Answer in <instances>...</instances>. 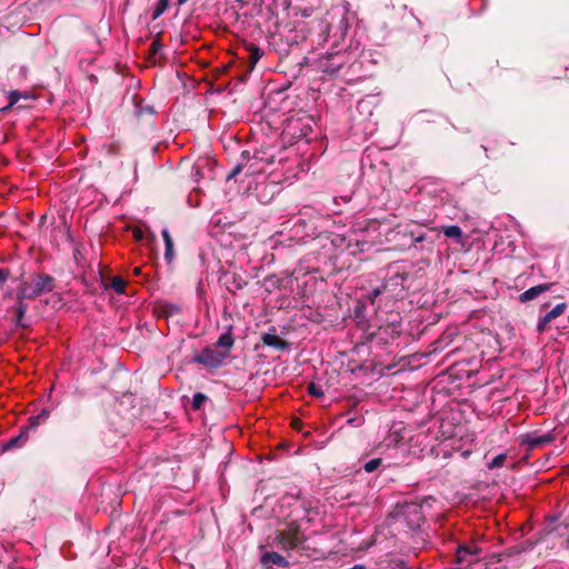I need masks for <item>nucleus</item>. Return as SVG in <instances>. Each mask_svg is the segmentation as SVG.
Instances as JSON below:
<instances>
[{"label": "nucleus", "instance_id": "1", "mask_svg": "<svg viewBox=\"0 0 569 569\" xmlns=\"http://www.w3.org/2000/svg\"><path fill=\"white\" fill-rule=\"evenodd\" d=\"M432 502H435V498L429 496L420 501H405L397 506V517L407 525L412 536L419 537L420 541H425L422 528L426 525V518L422 508L423 506L431 507Z\"/></svg>", "mask_w": 569, "mask_h": 569}, {"label": "nucleus", "instance_id": "2", "mask_svg": "<svg viewBox=\"0 0 569 569\" xmlns=\"http://www.w3.org/2000/svg\"><path fill=\"white\" fill-rule=\"evenodd\" d=\"M56 288V279L48 273H31L22 280L17 289V298L34 300L41 295L52 292Z\"/></svg>", "mask_w": 569, "mask_h": 569}, {"label": "nucleus", "instance_id": "3", "mask_svg": "<svg viewBox=\"0 0 569 569\" xmlns=\"http://www.w3.org/2000/svg\"><path fill=\"white\" fill-rule=\"evenodd\" d=\"M273 541L281 550L289 552L301 547L306 537L300 525L291 521L286 528L276 531Z\"/></svg>", "mask_w": 569, "mask_h": 569}, {"label": "nucleus", "instance_id": "4", "mask_svg": "<svg viewBox=\"0 0 569 569\" xmlns=\"http://www.w3.org/2000/svg\"><path fill=\"white\" fill-rule=\"evenodd\" d=\"M227 358L228 351H220L216 347L207 346L200 353L193 357L192 361L208 368L217 369L222 366Z\"/></svg>", "mask_w": 569, "mask_h": 569}, {"label": "nucleus", "instance_id": "5", "mask_svg": "<svg viewBox=\"0 0 569 569\" xmlns=\"http://www.w3.org/2000/svg\"><path fill=\"white\" fill-rule=\"evenodd\" d=\"M410 277V273L402 270L397 271L392 276H390L383 284L386 286L388 291H391L395 296H399V293L409 287L406 284Z\"/></svg>", "mask_w": 569, "mask_h": 569}, {"label": "nucleus", "instance_id": "6", "mask_svg": "<svg viewBox=\"0 0 569 569\" xmlns=\"http://www.w3.org/2000/svg\"><path fill=\"white\" fill-rule=\"evenodd\" d=\"M567 308L568 306L566 302L558 303L556 307H553L550 311H548L543 317L539 319L537 323V331L539 333L545 332L548 329L549 322L563 315Z\"/></svg>", "mask_w": 569, "mask_h": 569}, {"label": "nucleus", "instance_id": "7", "mask_svg": "<svg viewBox=\"0 0 569 569\" xmlns=\"http://www.w3.org/2000/svg\"><path fill=\"white\" fill-rule=\"evenodd\" d=\"M260 563L264 569H270L273 566L280 568H287L289 566V561L276 551H268L261 555Z\"/></svg>", "mask_w": 569, "mask_h": 569}, {"label": "nucleus", "instance_id": "8", "mask_svg": "<svg viewBox=\"0 0 569 569\" xmlns=\"http://www.w3.org/2000/svg\"><path fill=\"white\" fill-rule=\"evenodd\" d=\"M555 440L552 433L548 432L541 436L538 435H525L521 438V443L526 445L529 449H536L543 447Z\"/></svg>", "mask_w": 569, "mask_h": 569}, {"label": "nucleus", "instance_id": "9", "mask_svg": "<svg viewBox=\"0 0 569 569\" xmlns=\"http://www.w3.org/2000/svg\"><path fill=\"white\" fill-rule=\"evenodd\" d=\"M261 341L264 346L274 348L276 350L283 351L289 348L290 343L287 340L276 335V328H271V332H266L261 336Z\"/></svg>", "mask_w": 569, "mask_h": 569}, {"label": "nucleus", "instance_id": "10", "mask_svg": "<svg viewBox=\"0 0 569 569\" xmlns=\"http://www.w3.org/2000/svg\"><path fill=\"white\" fill-rule=\"evenodd\" d=\"M26 299L17 298L16 305L10 309L14 315V322L17 327L27 328L28 325L24 322V317L28 311V305L24 302Z\"/></svg>", "mask_w": 569, "mask_h": 569}, {"label": "nucleus", "instance_id": "11", "mask_svg": "<svg viewBox=\"0 0 569 569\" xmlns=\"http://www.w3.org/2000/svg\"><path fill=\"white\" fill-rule=\"evenodd\" d=\"M551 283H541L529 288L519 296V301L526 303L539 297L541 293L548 291L551 288Z\"/></svg>", "mask_w": 569, "mask_h": 569}, {"label": "nucleus", "instance_id": "12", "mask_svg": "<svg viewBox=\"0 0 569 569\" xmlns=\"http://www.w3.org/2000/svg\"><path fill=\"white\" fill-rule=\"evenodd\" d=\"M28 439H29L28 428H22L18 436L10 438L8 441H6L2 445V449L4 451H8L13 448H21L27 443Z\"/></svg>", "mask_w": 569, "mask_h": 569}, {"label": "nucleus", "instance_id": "13", "mask_svg": "<svg viewBox=\"0 0 569 569\" xmlns=\"http://www.w3.org/2000/svg\"><path fill=\"white\" fill-rule=\"evenodd\" d=\"M233 345H234V338L232 336L231 328H229L224 333L220 335L214 347L223 348L224 349L223 351L229 352L231 350V348L233 347Z\"/></svg>", "mask_w": 569, "mask_h": 569}, {"label": "nucleus", "instance_id": "14", "mask_svg": "<svg viewBox=\"0 0 569 569\" xmlns=\"http://www.w3.org/2000/svg\"><path fill=\"white\" fill-rule=\"evenodd\" d=\"M104 289H112L116 293L122 295L126 289V281L120 276H114L108 283H104Z\"/></svg>", "mask_w": 569, "mask_h": 569}, {"label": "nucleus", "instance_id": "15", "mask_svg": "<svg viewBox=\"0 0 569 569\" xmlns=\"http://www.w3.org/2000/svg\"><path fill=\"white\" fill-rule=\"evenodd\" d=\"M161 234H162L164 246H166L164 258L168 262H170L174 256L173 240H172L168 229H163Z\"/></svg>", "mask_w": 569, "mask_h": 569}, {"label": "nucleus", "instance_id": "16", "mask_svg": "<svg viewBox=\"0 0 569 569\" xmlns=\"http://www.w3.org/2000/svg\"><path fill=\"white\" fill-rule=\"evenodd\" d=\"M442 233L447 238H453L457 240V242H460L462 240V229L459 226H443L441 227Z\"/></svg>", "mask_w": 569, "mask_h": 569}, {"label": "nucleus", "instance_id": "17", "mask_svg": "<svg viewBox=\"0 0 569 569\" xmlns=\"http://www.w3.org/2000/svg\"><path fill=\"white\" fill-rule=\"evenodd\" d=\"M247 49L249 51L250 68L252 70L254 68L256 63L263 56V50L253 43H249L247 46Z\"/></svg>", "mask_w": 569, "mask_h": 569}, {"label": "nucleus", "instance_id": "18", "mask_svg": "<svg viewBox=\"0 0 569 569\" xmlns=\"http://www.w3.org/2000/svg\"><path fill=\"white\" fill-rule=\"evenodd\" d=\"M307 391L310 396L316 398H322L325 396L322 387L316 382L308 383Z\"/></svg>", "mask_w": 569, "mask_h": 569}, {"label": "nucleus", "instance_id": "19", "mask_svg": "<svg viewBox=\"0 0 569 569\" xmlns=\"http://www.w3.org/2000/svg\"><path fill=\"white\" fill-rule=\"evenodd\" d=\"M170 0H159L153 12L152 20H157L168 8Z\"/></svg>", "mask_w": 569, "mask_h": 569}, {"label": "nucleus", "instance_id": "20", "mask_svg": "<svg viewBox=\"0 0 569 569\" xmlns=\"http://www.w3.org/2000/svg\"><path fill=\"white\" fill-rule=\"evenodd\" d=\"M208 400V397L202 392H197L192 397L191 407L193 410H200L203 402Z\"/></svg>", "mask_w": 569, "mask_h": 569}, {"label": "nucleus", "instance_id": "21", "mask_svg": "<svg viewBox=\"0 0 569 569\" xmlns=\"http://www.w3.org/2000/svg\"><path fill=\"white\" fill-rule=\"evenodd\" d=\"M527 550V547L523 546H512L510 548H507L505 551H502L503 559L510 558L513 556H518Z\"/></svg>", "mask_w": 569, "mask_h": 569}, {"label": "nucleus", "instance_id": "22", "mask_svg": "<svg viewBox=\"0 0 569 569\" xmlns=\"http://www.w3.org/2000/svg\"><path fill=\"white\" fill-rule=\"evenodd\" d=\"M381 463H382L381 458H375V459L367 461L363 465V469L366 472L370 473V472H373L375 470H377L381 466Z\"/></svg>", "mask_w": 569, "mask_h": 569}, {"label": "nucleus", "instance_id": "23", "mask_svg": "<svg viewBox=\"0 0 569 569\" xmlns=\"http://www.w3.org/2000/svg\"><path fill=\"white\" fill-rule=\"evenodd\" d=\"M507 459V455L505 453H500L498 456H496L489 463H488V468L489 469H496V468H501L505 463Z\"/></svg>", "mask_w": 569, "mask_h": 569}, {"label": "nucleus", "instance_id": "24", "mask_svg": "<svg viewBox=\"0 0 569 569\" xmlns=\"http://www.w3.org/2000/svg\"><path fill=\"white\" fill-rule=\"evenodd\" d=\"M22 97V93L18 90H13V91H10L9 92V104L7 107H4L2 110H9L10 108H12L18 101L19 99Z\"/></svg>", "mask_w": 569, "mask_h": 569}, {"label": "nucleus", "instance_id": "25", "mask_svg": "<svg viewBox=\"0 0 569 569\" xmlns=\"http://www.w3.org/2000/svg\"><path fill=\"white\" fill-rule=\"evenodd\" d=\"M388 291L386 286L382 283L381 286L375 288L371 290V292L368 295L369 301L373 305L375 300L382 295L383 292Z\"/></svg>", "mask_w": 569, "mask_h": 569}, {"label": "nucleus", "instance_id": "26", "mask_svg": "<svg viewBox=\"0 0 569 569\" xmlns=\"http://www.w3.org/2000/svg\"><path fill=\"white\" fill-rule=\"evenodd\" d=\"M163 311L167 317H172L181 312V308L177 305H166Z\"/></svg>", "mask_w": 569, "mask_h": 569}, {"label": "nucleus", "instance_id": "27", "mask_svg": "<svg viewBox=\"0 0 569 569\" xmlns=\"http://www.w3.org/2000/svg\"><path fill=\"white\" fill-rule=\"evenodd\" d=\"M162 49V43L160 42V40L156 39L153 40L151 43H150V47H149V53L150 56H157L158 52Z\"/></svg>", "mask_w": 569, "mask_h": 569}, {"label": "nucleus", "instance_id": "28", "mask_svg": "<svg viewBox=\"0 0 569 569\" xmlns=\"http://www.w3.org/2000/svg\"><path fill=\"white\" fill-rule=\"evenodd\" d=\"M11 276L9 268H0V288H2Z\"/></svg>", "mask_w": 569, "mask_h": 569}, {"label": "nucleus", "instance_id": "29", "mask_svg": "<svg viewBox=\"0 0 569 569\" xmlns=\"http://www.w3.org/2000/svg\"><path fill=\"white\" fill-rule=\"evenodd\" d=\"M391 569H407V563L403 559L397 558L390 561Z\"/></svg>", "mask_w": 569, "mask_h": 569}, {"label": "nucleus", "instance_id": "30", "mask_svg": "<svg viewBox=\"0 0 569 569\" xmlns=\"http://www.w3.org/2000/svg\"><path fill=\"white\" fill-rule=\"evenodd\" d=\"M107 152L110 156H117L120 152V143L114 141L107 146Z\"/></svg>", "mask_w": 569, "mask_h": 569}, {"label": "nucleus", "instance_id": "31", "mask_svg": "<svg viewBox=\"0 0 569 569\" xmlns=\"http://www.w3.org/2000/svg\"><path fill=\"white\" fill-rule=\"evenodd\" d=\"M243 164L242 162H238L233 169L228 173L227 180H231L236 178L242 171Z\"/></svg>", "mask_w": 569, "mask_h": 569}, {"label": "nucleus", "instance_id": "32", "mask_svg": "<svg viewBox=\"0 0 569 569\" xmlns=\"http://www.w3.org/2000/svg\"><path fill=\"white\" fill-rule=\"evenodd\" d=\"M40 423H41V421L39 420V417L31 416L29 418V425L26 428H28V431H29L31 429H36Z\"/></svg>", "mask_w": 569, "mask_h": 569}, {"label": "nucleus", "instance_id": "33", "mask_svg": "<svg viewBox=\"0 0 569 569\" xmlns=\"http://www.w3.org/2000/svg\"><path fill=\"white\" fill-rule=\"evenodd\" d=\"M232 284L237 290H240L247 284V282L241 277H233Z\"/></svg>", "mask_w": 569, "mask_h": 569}, {"label": "nucleus", "instance_id": "34", "mask_svg": "<svg viewBox=\"0 0 569 569\" xmlns=\"http://www.w3.org/2000/svg\"><path fill=\"white\" fill-rule=\"evenodd\" d=\"M50 416V411L48 409H42L38 415L37 417H39V420L41 422L46 421Z\"/></svg>", "mask_w": 569, "mask_h": 569}, {"label": "nucleus", "instance_id": "35", "mask_svg": "<svg viewBox=\"0 0 569 569\" xmlns=\"http://www.w3.org/2000/svg\"><path fill=\"white\" fill-rule=\"evenodd\" d=\"M503 560V555L502 552H498V553H493L491 555L490 557V563H495V562H500Z\"/></svg>", "mask_w": 569, "mask_h": 569}, {"label": "nucleus", "instance_id": "36", "mask_svg": "<svg viewBox=\"0 0 569 569\" xmlns=\"http://www.w3.org/2000/svg\"><path fill=\"white\" fill-rule=\"evenodd\" d=\"M132 233L137 241H141L143 239V231L140 228H134Z\"/></svg>", "mask_w": 569, "mask_h": 569}, {"label": "nucleus", "instance_id": "37", "mask_svg": "<svg viewBox=\"0 0 569 569\" xmlns=\"http://www.w3.org/2000/svg\"><path fill=\"white\" fill-rule=\"evenodd\" d=\"M302 421L299 419V418H295L291 420V427L295 429V430H300L301 427H302Z\"/></svg>", "mask_w": 569, "mask_h": 569}, {"label": "nucleus", "instance_id": "38", "mask_svg": "<svg viewBox=\"0 0 569 569\" xmlns=\"http://www.w3.org/2000/svg\"><path fill=\"white\" fill-rule=\"evenodd\" d=\"M249 160H250L249 151H242L240 153V161L239 162H242V164L244 166V163H247Z\"/></svg>", "mask_w": 569, "mask_h": 569}, {"label": "nucleus", "instance_id": "39", "mask_svg": "<svg viewBox=\"0 0 569 569\" xmlns=\"http://www.w3.org/2000/svg\"><path fill=\"white\" fill-rule=\"evenodd\" d=\"M149 113V114H153L154 113V109L152 107H146V108H141L139 110V116H141L142 113Z\"/></svg>", "mask_w": 569, "mask_h": 569}, {"label": "nucleus", "instance_id": "40", "mask_svg": "<svg viewBox=\"0 0 569 569\" xmlns=\"http://www.w3.org/2000/svg\"><path fill=\"white\" fill-rule=\"evenodd\" d=\"M426 236L423 233H419L418 236L413 237L415 243L425 241Z\"/></svg>", "mask_w": 569, "mask_h": 569}, {"label": "nucleus", "instance_id": "41", "mask_svg": "<svg viewBox=\"0 0 569 569\" xmlns=\"http://www.w3.org/2000/svg\"><path fill=\"white\" fill-rule=\"evenodd\" d=\"M348 569H366V566L358 563V565H355L353 567L348 568Z\"/></svg>", "mask_w": 569, "mask_h": 569}, {"label": "nucleus", "instance_id": "42", "mask_svg": "<svg viewBox=\"0 0 569 569\" xmlns=\"http://www.w3.org/2000/svg\"><path fill=\"white\" fill-rule=\"evenodd\" d=\"M140 273H141V268H140V267H136V268L133 269V274H134V276H139Z\"/></svg>", "mask_w": 569, "mask_h": 569}, {"label": "nucleus", "instance_id": "43", "mask_svg": "<svg viewBox=\"0 0 569 569\" xmlns=\"http://www.w3.org/2000/svg\"><path fill=\"white\" fill-rule=\"evenodd\" d=\"M361 313H362V310L360 308H357L356 309V317L360 318Z\"/></svg>", "mask_w": 569, "mask_h": 569}, {"label": "nucleus", "instance_id": "44", "mask_svg": "<svg viewBox=\"0 0 569 569\" xmlns=\"http://www.w3.org/2000/svg\"><path fill=\"white\" fill-rule=\"evenodd\" d=\"M187 1H188V0H177V3H178L179 6H182V4H184Z\"/></svg>", "mask_w": 569, "mask_h": 569}, {"label": "nucleus", "instance_id": "45", "mask_svg": "<svg viewBox=\"0 0 569 569\" xmlns=\"http://www.w3.org/2000/svg\"><path fill=\"white\" fill-rule=\"evenodd\" d=\"M341 68V64H338L336 68V71H338Z\"/></svg>", "mask_w": 569, "mask_h": 569}]
</instances>
